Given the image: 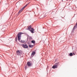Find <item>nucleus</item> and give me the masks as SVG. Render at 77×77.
I'll return each mask as SVG.
<instances>
[{
  "instance_id": "f3484780",
  "label": "nucleus",
  "mask_w": 77,
  "mask_h": 77,
  "mask_svg": "<svg viewBox=\"0 0 77 77\" xmlns=\"http://www.w3.org/2000/svg\"><path fill=\"white\" fill-rule=\"evenodd\" d=\"M15 41H17V36L15 38Z\"/></svg>"
},
{
  "instance_id": "ddd939ff",
  "label": "nucleus",
  "mask_w": 77,
  "mask_h": 77,
  "mask_svg": "<svg viewBox=\"0 0 77 77\" xmlns=\"http://www.w3.org/2000/svg\"><path fill=\"white\" fill-rule=\"evenodd\" d=\"M31 42L33 44H35V41L33 40H32L31 41Z\"/></svg>"
},
{
  "instance_id": "1a4fd4ad",
  "label": "nucleus",
  "mask_w": 77,
  "mask_h": 77,
  "mask_svg": "<svg viewBox=\"0 0 77 77\" xmlns=\"http://www.w3.org/2000/svg\"><path fill=\"white\" fill-rule=\"evenodd\" d=\"M35 54V52L34 51L31 54V56H34Z\"/></svg>"
},
{
  "instance_id": "6ab92c4d",
  "label": "nucleus",
  "mask_w": 77,
  "mask_h": 77,
  "mask_svg": "<svg viewBox=\"0 0 77 77\" xmlns=\"http://www.w3.org/2000/svg\"><path fill=\"white\" fill-rule=\"evenodd\" d=\"M73 55H75V54L74 53H73Z\"/></svg>"
},
{
  "instance_id": "a211bd4d",
  "label": "nucleus",
  "mask_w": 77,
  "mask_h": 77,
  "mask_svg": "<svg viewBox=\"0 0 77 77\" xmlns=\"http://www.w3.org/2000/svg\"><path fill=\"white\" fill-rule=\"evenodd\" d=\"M29 38V39H32V38L31 37H30Z\"/></svg>"
},
{
  "instance_id": "f03ea898",
  "label": "nucleus",
  "mask_w": 77,
  "mask_h": 77,
  "mask_svg": "<svg viewBox=\"0 0 77 77\" xmlns=\"http://www.w3.org/2000/svg\"><path fill=\"white\" fill-rule=\"evenodd\" d=\"M58 65H59V63H56L54 64V65L52 66V68H53V69L57 68L58 67Z\"/></svg>"
},
{
  "instance_id": "f257e3e1",
  "label": "nucleus",
  "mask_w": 77,
  "mask_h": 77,
  "mask_svg": "<svg viewBox=\"0 0 77 77\" xmlns=\"http://www.w3.org/2000/svg\"><path fill=\"white\" fill-rule=\"evenodd\" d=\"M24 33L23 32H20L17 35V38H18V40H20L21 39V35L22 34H23Z\"/></svg>"
},
{
  "instance_id": "4468645a",
  "label": "nucleus",
  "mask_w": 77,
  "mask_h": 77,
  "mask_svg": "<svg viewBox=\"0 0 77 77\" xmlns=\"http://www.w3.org/2000/svg\"><path fill=\"white\" fill-rule=\"evenodd\" d=\"M20 42H24L25 41H22V40H19Z\"/></svg>"
},
{
  "instance_id": "9d476101",
  "label": "nucleus",
  "mask_w": 77,
  "mask_h": 77,
  "mask_svg": "<svg viewBox=\"0 0 77 77\" xmlns=\"http://www.w3.org/2000/svg\"><path fill=\"white\" fill-rule=\"evenodd\" d=\"M29 48H33V46L29 45Z\"/></svg>"
},
{
  "instance_id": "20e7f679",
  "label": "nucleus",
  "mask_w": 77,
  "mask_h": 77,
  "mask_svg": "<svg viewBox=\"0 0 77 77\" xmlns=\"http://www.w3.org/2000/svg\"><path fill=\"white\" fill-rule=\"evenodd\" d=\"M22 46L24 48H29V47L27 44H23L22 45Z\"/></svg>"
},
{
  "instance_id": "0eeeda50",
  "label": "nucleus",
  "mask_w": 77,
  "mask_h": 77,
  "mask_svg": "<svg viewBox=\"0 0 77 77\" xmlns=\"http://www.w3.org/2000/svg\"><path fill=\"white\" fill-rule=\"evenodd\" d=\"M27 65H28V66H32V63L30 62H28L27 63Z\"/></svg>"
},
{
  "instance_id": "412c9836",
  "label": "nucleus",
  "mask_w": 77,
  "mask_h": 77,
  "mask_svg": "<svg viewBox=\"0 0 77 77\" xmlns=\"http://www.w3.org/2000/svg\"><path fill=\"white\" fill-rule=\"evenodd\" d=\"M21 57H23V56H22Z\"/></svg>"
},
{
  "instance_id": "9b49d317",
  "label": "nucleus",
  "mask_w": 77,
  "mask_h": 77,
  "mask_svg": "<svg viewBox=\"0 0 77 77\" xmlns=\"http://www.w3.org/2000/svg\"><path fill=\"white\" fill-rule=\"evenodd\" d=\"M27 68H28V66H25V69H26H26H27Z\"/></svg>"
},
{
  "instance_id": "423d86ee",
  "label": "nucleus",
  "mask_w": 77,
  "mask_h": 77,
  "mask_svg": "<svg viewBox=\"0 0 77 77\" xmlns=\"http://www.w3.org/2000/svg\"><path fill=\"white\" fill-rule=\"evenodd\" d=\"M25 6H24V7H23V8L21 9V10H20V11H19L18 13H20V12H22V11H23V10H24V8H25Z\"/></svg>"
},
{
  "instance_id": "7ed1b4c3",
  "label": "nucleus",
  "mask_w": 77,
  "mask_h": 77,
  "mask_svg": "<svg viewBox=\"0 0 77 77\" xmlns=\"http://www.w3.org/2000/svg\"><path fill=\"white\" fill-rule=\"evenodd\" d=\"M17 55H18V56H21V55L22 54V51L18 50V51H17Z\"/></svg>"
},
{
  "instance_id": "dca6fc26",
  "label": "nucleus",
  "mask_w": 77,
  "mask_h": 77,
  "mask_svg": "<svg viewBox=\"0 0 77 77\" xmlns=\"http://www.w3.org/2000/svg\"><path fill=\"white\" fill-rule=\"evenodd\" d=\"M30 2H29L28 4H26L25 6V7H26L27 6V5H29V4H30Z\"/></svg>"
},
{
  "instance_id": "39448f33",
  "label": "nucleus",
  "mask_w": 77,
  "mask_h": 77,
  "mask_svg": "<svg viewBox=\"0 0 77 77\" xmlns=\"http://www.w3.org/2000/svg\"><path fill=\"white\" fill-rule=\"evenodd\" d=\"M30 31L31 32V33H35V29H34L33 28H32V26H31V28L30 29H29Z\"/></svg>"
},
{
  "instance_id": "aec40b11",
  "label": "nucleus",
  "mask_w": 77,
  "mask_h": 77,
  "mask_svg": "<svg viewBox=\"0 0 77 77\" xmlns=\"http://www.w3.org/2000/svg\"><path fill=\"white\" fill-rule=\"evenodd\" d=\"M66 0L67 1H68V0Z\"/></svg>"
},
{
  "instance_id": "f8f14e48",
  "label": "nucleus",
  "mask_w": 77,
  "mask_h": 77,
  "mask_svg": "<svg viewBox=\"0 0 77 77\" xmlns=\"http://www.w3.org/2000/svg\"><path fill=\"white\" fill-rule=\"evenodd\" d=\"M69 55L70 56H72V55H73V54H72V53H71L69 54Z\"/></svg>"
},
{
  "instance_id": "6e6552de",
  "label": "nucleus",
  "mask_w": 77,
  "mask_h": 77,
  "mask_svg": "<svg viewBox=\"0 0 77 77\" xmlns=\"http://www.w3.org/2000/svg\"><path fill=\"white\" fill-rule=\"evenodd\" d=\"M30 28H31V25H30L28 27V28L26 29V30H29Z\"/></svg>"
},
{
  "instance_id": "2eb2a0df",
  "label": "nucleus",
  "mask_w": 77,
  "mask_h": 77,
  "mask_svg": "<svg viewBox=\"0 0 77 77\" xmlns=\"http://www.w3.org/2000/svg\"><path fill=\"white\" fill-rule=\"evenodd\" d=\"M30 2H29L28 4H26L25 6V7H26L27 6V5H29V4H30Z\"/></svg>"
}]
</instances>
